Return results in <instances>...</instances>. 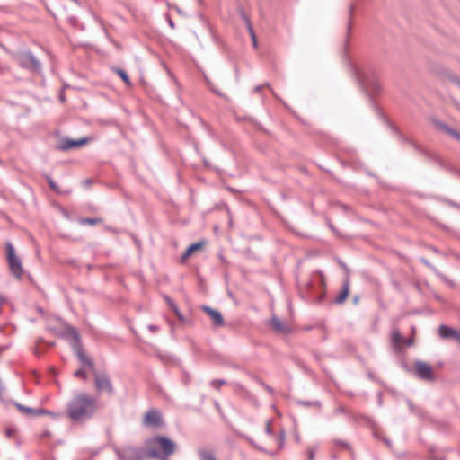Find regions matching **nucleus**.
<instances>
[{
  "mask_svg": "<svg viewBox=\"0 0 460 460\" xmlns=\"http://www.w3.org/2000/svg\"><path fill=\"white\" fill-rule=\"evenodd\" d=\"M147 328L151 332H156L159 331V327L155 324H149Z\"/></svg>",
  "mask_w": 460,
  "mask_h": 460,
  "instance_id": "nucleus-40",
  "label": "nucleus"
},
{
  "mask_svg": "<svg viewBox=\"0 0 460 460\" xmlns=\"http://www.w3.org/2000/svg\"><path fill=\"white\" fill-rule=\"evenodd\" d=\"M102 221L103 220L101 217H94V218H92V217H80L78 219V223L81 226H85V225L94 226V225L102 223Z\"/></svg>",
  "mask_w": 460,
  "mask_h": 460,
  "instance_id": "nucleus-22",
  "label": "nucleus"
},
{
  "mask_svg": "<svg viewBox=\"0 0 460 460\" xmlns=\"http://www.w3.org/2000/svg\"><path fill=\"white\" fill-rule=\"evenodd\" d=\"M449 204H450L451 206H453V207L459 208V205H457V204H456V203H454V202H451V201H450V202H449Z\"/></svg>",
  "mask_w": 460,
  "mask_h": 460,
  "instance_id": "nucleus-53",
  "label": "nucleus"
},
{
  "mask_svg": "<svg viewBox=\"0 0 460 460\" xmlns=\"http://www.w3.org/2000/svg\"><path fill=\"white\" fill-rule=\"evenodd\" d=\"M226 384L227 383L225 379H213L210 382V385L217 390H219L220 385H224Z\"/></svg>",
  "mask_w": 460,
  "mask_h": 460,
  "instance_id": "nucleus-31",
  "label": "nucleus"
},
{
  "mask_svg": "<svg viewBox=\"0 0 460 460\" xmlns=\"http://www.w3.org/2000/svg\"><path fill=\"white\" fill-rule=\"evenodd\" d=\"M68 22L73 26V27H75V28H80L81 30H84V25H81L77 20L76 17H74V16H70L68 17Z\"/></svg>",
  "mask_w": 460,
  "mask_h": 460,
  "instance_id": "nucleus-32",
  "label": "nucleus"
},
{
  "mask_svg": "<svg viewBox=\"0 0 460 460\" xmlns=\"http://www.w3.org/2000/svg\"><path fill=\"white\" fill-rule=\"evenodd\" d=\"M6 248V259L8 262L9 269L12 274L17 278L21 279L23 275V267L22 261L15 254V250L11 242H7L5 243Z\"/></svg>",
  "mask_w": 460,
  "mask_h": 460,
  "instance_id": "nucleus-4",
  "label": "nucleus"
},
{
  "mask_svg": "<svg viewBox=\"0 0 460 460\" xmlns=\"http://www.w3.org/2000/svg\"><path fill=\"white\" fill-rule=\"evenodd\" d=\"M316 450H317L316 447L308 448V450H307L308 460H314V455H315Z\"/></svg>",
  "mask_w": 460,
  "mask_h": 460,
  "instance_id": "nucleus-34",
  "label": "nucleus"
},
{
  "mask_svg": "<svg viewBox=\"0 0 460 460\" xmlns=\"http://www.w3.org/2000/svg\"><path fill=\"white\" fill-rule=\"evenodd\" d=\"M335 414L345 413V409L342 406H340L334 410Z\"/></svg>",
  "mask_w": 460,
  "mask_h": 460,
  "instance_id": "nucleus-42",
  "label": "nucleus"
},
{
  "mask_svg": "<svg viewBox=\"0 0 460 460\" xmlns=\"http://www.w3.org/2000/svg\"><path fill=\"white\" fill-rule=\"evenodd\" d=\"M438 334L442 339L454 340V338L456 337V331L447 325L442 324L438 328Z\"/></svg>",
  "mask_w": 460,
  "mask_h": 460,
  "instance_id": "nucleus-14",
  "label": "nucleus"
},
{
  "mask_svg": "<svg viewBox=\"0 0 460 460\" xmlns=\"http://www.w3.org/2000/svg\"><path fill=\"white\" fill-rule=\"evenodd\" d=\"M243 19H244L247 30L249 31V34H250V36H251V38L252 40V45H253L254 48H256L257 47V40H256V35H255V32L253 31L252 22H251L250 19L246 15H243Z\"/></svg>",
  "mask_w": 460,
  "mask_h": 460,
  "instance_id": "nucleus-21",
  "label": "nucleus"
},
{
  "mask_svg": "<svg viewBox=\"0 0 460 460\" xmlns=\"http://www.w3.org/2000/svg\"><path fill=\"white\" fill-rule=\"evenodd\" d=\"M416 376L422 380L431 381L434 379L433 370L429 364L421 360L414 363Z\"/></svg>",
  "mask_w": 460,
  "mask_h": 460,
  "instance_id": "nucleus-8",
  "label": "nucleus"
},
{
  "mask_svg": "<svg viewBox=\"0 0 460 460\" xmlns=\"http://www.w3.org/2000/svg\"><path fill=\"white\" fill-rule=\"evenodd\" d=\"M14 405L19 410V411L24 415H33V416H41L44 414H53L52 412L44 410V409H33L21 403L15 402Z\"/></svg>",
  "mask_w": 460,
  "mask_h": 460,
  "instance_id": "nucleus-12",
  "label": "nucleus"
},
{
  "mask_svg": "<svg viewBox=\"0 0 460 460\" xmlns=\"http://www.w3.org/2000/svg\"><path fill=\"white\" fill-rule=\"evenodd\" d=\"M296 403L298 405H303V406H305V407H316L318 409H320L322 407V403L319 401H303V400H299V401H296Z\"/></svg>",
  "mask_w": 460,
  "mask_h": 460,
  "instance_id": "nucleus-27",
  "label": "nucleus"
},
{
  "mask_svg": "<svg viewBox=\"0 0 460 460\" xmlns=\"http://www.w3.org/2000/svg\"><path fill=\"white\" fill-rule=\"evenodd\" d=\"M409 406H410V409H411V411H413V405H412V403H411V402H409Z\"/></svg>",
  "mask_w": 460,
  "mask_h": 460,
  "instance_id": "nucleus-58",
  "label": "nucleus"
},
{
  "mask_svg": "<svg viewBox=\"0 0 460 460\" xmlns=\"http://www.w3.org/2000/svg\"><path fill=\"white\" fill-rule=\"evenodd\" d=\"M271 326L278 332L287 333L289 332V327L276 316H273L271 319Z\"/></svg>",
  "mask_w": 460,
  "mask_h": 460,
  "instance_id": "nucleus-15",
  "label": "nucleus"
},
{
  "mask_svg": "<svg viewBox=\"0 0 460 460\" xmlns=\"http://www.w3.org/2000/svg\"><path fill=\"white\" fill-rule=\"evenodd\" d=\"M5 349H6V347H4V346L0 347V355L2 354V352H3Z\"/></svg>",
  "mask_w": 460,
  "mask_h": 460,
  "instance_id": "nucleus-55",
  "label": "nucleus"
},
{
  "mask_svg": "<svg viewBox=\"0 0 460 460\" xmlns=\"http://www.w3.org/2000/svg\"><path fill=\"white\" fill-rule=\"evenodd\" d=\"M144 424L150 427H161L163 425L162 415L157 410H149L144 417Z\"/></svg>",
  "mask_w": 460,
  "mask_h": 460,
  "instance_id": "nucleus-9",
  "label": "nucleus"
},
{
  "mask_svg": "<svg viewBox=\"0 0 460 460\" xmlns=\"http://www.w3.org/2000/svg\"><path fill=\"white\" fill-rule=\"evenodd\" d=\"M50 436V432L49 430H45L42 434H41V438H46V437H49Z\"/></svg>",
  "mask_w": 460,
  "mask_h": 460,
  "instance_id": "nucleus-46",
  "label": "nucleus"
},
{
  "mask_svg": "<svg viewBox=\"0 0 460 460\" xmlns=\"http://www.w3.org/2000/svg\"><path fill=\"white\" fill-rule=\"evenodd\" d=\"M115 72L116 74L122 79V81L128 84V85H130L131 84V82H130V79H129V76L128 75V74L126 73L125 70L123 69H120V68H116L115 69Z\"/></svg>",
  "mask_w": 460,
  "mask_h": 460,
  "instance_id": "nucleus-28",
  "label": "nucleus"
},
{
  "mask_svg": "<svg viewBox=\"0 0 460 460\" xmlns=\"http://www.w3.org/2000/svg\"><path fill=\"white\" fill-rule=\"evenodd\" d=\"M451 81L460 88V78L455 76L451 78Z\"/></svg>",
  "mask_w": 460,
  "mask_h": 460,
  "instance_id": "nucleus-43",
  "label": "nucleus"
},
{
  "mask_svg": "<svg viewBox=\"0 0 460 460\" xmlns=\"http://www.w3.org/2000/svg\"><path fill=\"white\" fill-rule=\"evenodd\" d=\"M351 69L363 89L373 93H379L381 91V85L378 82L376 73L372 67L352 65Z\"/></svg>",
  "mask_w": 460,
  "mask_h": 460,
  "instance_id": "nucleus-3",
  "label": "nucleus"
},
{
  "mask_svg": "<svg viewBox=\"0 0 460 460\" xmlns=\"http://www.w3.org/2000/svg\"><path fill=\"white\" fill-rule=\"evenodd\" d=\"M449 204H450L451 206H453V207L459 208V205H457V204H456V203H454V202H451V201H450V202H449Z\"/></svg>",
  "mask_w": 460,
  "mask_h": 460,
  "instance_id": "nucleus-54",
  "label": "nucleus"
},
{
  "mask_svg": "<svg viewBox=\"0 0 460 460\" xmlns=\"http://www.w3.org/2000/svg\"><path fill=\"white\" fill-rule=\"evenodd\" d=\"M66 332L71 336V338L75 341L77 346L80 345V335L78 331L75 327L68 326L66 328Z\"/></svg>",
  "mask_w": 460,
  "mask_h": 460,
  "instance_id": "nucleus-25",
  "label": "nucleus"
},
{
  "mask_svg": "<svg viewBox=\"0 0 460 460\" xmlns=\"http://www.w3.org/2000/svg\"><path fill=\"white\" fill-rule=\"evenodd\" d=\"M201 309L210 316V318L213 322V325L215 327L224 326L225 321H224V318L219 311L213 309L208 305H202Z\"/></svg>",
  "mask_w": 460,
  "mask_h": 460,
  "instance_id": "nucleus-11",
  "label": "nucleus"
},
{
  "mask_svg": "<svg viewBox=\"0 0 460 460\" xmlns=\"http://www.w3.org/2000/svg\"><path fill=\"white\" fill-rule=\"evenodd\" d=\"M19 63L23 68L36 73L41 72L42 66L40 62L31 51L22 53L19 57Z\"/></svg>",
  "mask_w": 460,
  "mask_h": 460,
  "instance_id": "nucleus-6",
  "label": "nucleus"
},
{
  "mask_svg": "<svg viewBox=\"0 0 460 460\" xmlns=\"http://www.w3.org/2000/svg\"><path fill=\"white\" fill-rule=\"evenodd\" d=\"M182 382L185 385H188L190 382V376L187 373H184V376L182 377Z\"/></svg>",
  "mask_w": 460,
  "mask_h": 460,
  "instance_id": "nucleus-38",
  "label": "nucleus"
},
{
  "mask_svg": "<svg viewBox=\"0 0 460 460\" xmlns=\"http://www.w3.org/2000/svg\"><path fill=\"white\" fill-rule=\"evenodd\" d=\"M358 296H356V297L354 298V304H357V303H358Z\"/></svg>",
  "mask_w": 460,
  "mask_h": 460,
  "instance_id": "nucleus-59",
  "label": "nucleus"
},
{
  "mask_svg": "<svg viewBox=\"0 0 460 460\" xmlns=\"http://www.w3.org/2000/svg\"><path fill=\"white\" fill-rule=\"evenodd\" d=\"M74 376L75 377H80L82 378L83 380L86 381L87 380V374L85 373V371L83 369V368H80V369H77L75 373H74Z\"/></svg>",
  "mask_w": 460,
  "mask_h": 460,
  "instance_id": "nucleus-33",
  "label": "nucleus"
},
{
  "mask_svg": "<svg viewBox=\"0 0 460 460\" xmlns=\"http://www.w3.org/2000/svg\"><path fill=\"white\" fill-rule=\"evenodd\" d=\"M329 226H330V228H331L333 232H336V230H335L334 226H333L332 224H330Z\"/></svg>",
  "mask_w": 460,
  "mask_h": 460,
  "instance_id": "nucleus-56",
  "label": "nucleus"
},
{
  "mask_svg": "<svg viewBox=\"0 0 460 460\" xmlns=\"http://www.w3.org/2000/svg\"><path fill=\"white\" fill-rule=\"evenodd\" d=\"M86 182H87V184H90L91 181L90 180H86Z\"/></svg>",
  "mask_w": 460,
  "mask_h": 460,
  "instance_id": "nucleus-62",
  "label": "nucleus"
},
{
  "mask_svg": "<svg viewBox=\"0 0 460 460\" xmlns=\"http://www.w3.org/2000/svg\"><path fill=\"white\" fill-rule=\"evenodd\" d=\"M457 108L460 110V105L459 104H456Z\"/></svg>",
  "mask_w": 460,
  "mask_h": 460,
  "instance_id": "nucleus-63",
  "label": "nucleus"
},
{
  "mask_svg": "<svg viewBox=\"0 0 460 460\" xmlns=\"http://www.w3.org/2000/svg\"><path fill=\"white\" fill-rule=\"evenodd\" d=\"M45 179L49 186V188L55 191L57 194H65V193H69V191H63L61 190V189L58 187V185L54 181V180L49 176V175H45Z\"/></svg>",
  "mask_w": 460,
  "mask_h": 460,
  "instance_id": "nucleus-20",
  "label": "nucleus"
},
{
  "mask_svg": "<svg viewBox=\"0 0 460 460\" xmlns=\"http://www.w3.org/2000/svg\"><path fill=\"white\" fill-rule=\"evenodd\" d=\"M88 142V137L79 139L63 138L57 144L56 149L59 151H67L70 149L79 148Z\"/></svg>",
  "mask_w": 460,
  "mask_h": 460,
  "instance_id": "nucleus-7",
  "label": "nucleus"
},
{
  "mask_svg": "<svg viewBox=\"0 0 460 460\" xmlns=\"http://www.w3.org/2000/svg\"><path fill=\"white\" fill-rule=\"evenodd\" d=\"M392 341L395 346H399L402 341V337L399 331H394L392 333Z\"/></svg>",
  "mask_w": 460,
  "mask_h": 460,
  "instance_id": "nucleus-29",
  "label": "nucleus"
},
{
  "mask_svg": "<svg viewBox=\"0 0 460 460\" xmlns=\"http://www.w3.org/2000/svg\"><path fill=\"white\" fill-rule=\"evenodd\" d=\"M14 433V429H11V428H8L6 430H5V435L7 438H11Z\"/></svg>",
  "mask_w": 460,
  "mask_h": 460,
  "instance_id": "nucleus-41",
  "label": "nucleus"
},
{
  "mask_svg": "<svg viewBox=\"0 0 460 460\" xmlns=\"http://www.w3.org/2000/svg\"><path fill=\"white\" fill-rule=\"evenodd\" d=\"M75 354H76V357L78 358V359L85 366L89 367L92 368V370L93 371L94 368V366H93V362L89 358H87L84 351L82 350L80 345L77 346L76 349H75Z\"/></svg>",
  "mask_w": 460,
  "mask_h": 460,
  "instance_id": "nucleus-17",
  "label": "nucleus"
},
{
  "mask_svg": "<svg viewBox=\"0 0 460 460\" xmlns=\"http://www.w3.org/2000/svg\"><path fill=\"white\" fill-rule=\"evenodd\" d=\"M285 438H286V433H285V430L282 429L278 436L279 449H282L284 447Z\"/></svg>",
  "mask_w": 460,
  "mask_h": 460,
  "instance_id": "nucleus-30",
  "label": "nucleus"
},
{
  "mask_svg": "<svg viewBox=\"0 0 460 460\" xmlns=\"http://www.w3.org/2000/svg\"><path fill=\"white\" fill-rule=\"evenodd\" d=\"M265 432L268 435H272L273 434V431H272V429H271V420H267V424H266V428H265Z\"/></svg>",
  "mask_w": 460,
  "mask_h": 460,
  "instance_id": "nucleus-36",
  "label": "nucleus"
},
{
  "mask_svg": "<svg viewBox=\"0 0 460 460\" xmlns=\"http://www.w3.org/2000/svg\"><path fill=\"white\" fill-rule=\"evenodd\" d=\"M60 100H61L62 102H64V101H65V96H64V95H61V96H60Z\"/></svg>",
  "mask_w": 460,
  "mask_h": 460,
  "instance_id": "nucleus-60",
  "label": "nucleus"
},
{
  "mask_svg": "<svg viewBox=\"0 0 460 460\" xmlns=\"http://www.w3.org/2000/svg\"><path fill=\"white\" fill-rule=\"evenodd\" d=\"M333 444L336 447H340L344 448V449H349L350 451L352 460L355 459V453L351 449L349 444L347 441L336 438V439H333Z\"/></svg>",
  "mask_w": 460,
  "mask_h": 460,
  "instance_id": "nucleus-24",
  "label": "nucleus"
},
{
  "mask_svg": "<svg viewBox=\"0 0 460 460\" xmlns=\"http://www.w3.org/2000/svg\"><path fill=\"white\" fill-rule=\"evenodd\" d=\"M438 127L446 134L451 136L453 138L460 141V133L454 128L447 126L446 123L439 122L438 123Z\"/></svg>",
  "mask_w": 460,
  "mask_h": 460,
  "instance_id": "nucleus-18",
  "label": "nucleus"
},
{
  "mask_svg": "<svg viewBox=\"0 0 460 460\" xmlns=\"http://www.w3.org/2000/svg\"><path fill=\"white\" fill-rule=\"evenodd\" d=\"M412 344H413V340H412V339H408V340L406 341V345H407V346H411Z\"/></svg>",
  "mask_w": 460,
  "mask_h": 460,
  "instance_id": "nucleus-47",
  "label": "nucleus"
},
{
  "mask_svg": "<svg viewBox=\"0 0 460 460\" xmlns=\"http://www.w3.org/2000/svg\"><path fill=\"white\" fill-rule=\"evenodd\" d=\"M169 23H170V26H171V27H173V26H174V23H173V22H172V20H170V21H169Z\"/></svg>",
  "mask_w": 460,
  "mask_h": 460,
  "instance_id": "nucleus-57",
  "label": "nucleus"
},
{
  "mask_svg": "<svg viewBox=\"0 0 460 460\" xmlns=\"http://www.w3.org/2000/svg\"><path fill=\"white\" fill-rule=\"evenodd\" d=\"M209 87H210V89H211V91H212V92H214V93H217V94H220V93L217 91V88H213V87H212V86H210V85H209Z\"/></svg>",
  "mask_w": 460,
  "mask_h": 460,
  "instance_id": "nucleus-50",
  "label": "nucleus"
},
{
  "mask_svg": "<svg viewBox=\"0 0 460 460\" xmlns=\"http://www.w3.org/2000/svg\"><path fill=\"white\" fill-rule=\"evenodd\" d=\"M349 293V280L346 279L342 284V288L341 292L337 295V296L334 298V303L337 305H341L344 303L346 298L348 297Z\"/></svg>",
  "mask_w": 460,
  "mask_h": 460,
  "instance_id": "nucleus-13",
  "label": "nucleus"
},
{
  "mask_svg": "<svg viewBox=\"0 0 460 460\" xmlns=\"http://www.w3.org/2000/svg\"><path fill=\"white\" fill-rule=\"evenodd\" d=\"M97 398L85 393L75 395L67 405V415L74 422H84L98 411Z\"/></svg>",
  "mask_w": 460,
  "mask_h": 460,
  "instance_id": "nucleus-1",
  "label": "nucleus"
},
{
  "mask_svg": "<svg viewBox=\"0 0 460 460\" xmlns=\"http://www.w3.org/2000/svg\"><path fill=\"white\" fill-rule=\"evenodd\" d=\"M420 261L422 263H424L426 266L429 267L432 270H434L435 272H437V270L429 262L428 260L424 259V258H421L420 259Z\"/></svg>",
  "mask_w": 460,
  "mask_h": 460,
  "instance_id": "nucleus-39",
  "label": "nucleus"
},
{
  "mask_svg": "<svg viewBox=\"0 0 460 460\" xmlns=\"http://www.w3.org/2000/svg\"><path fill=\"white\" fill-rule=\"evenodd\" d=\"M384 441L388 447H391V441L389 439L385 438Z\"/></svg>",
  "mask_w": 460,
  "mask_h": 460,
  "instance_id": "nucleus-52",
  "label": "nucleus"
},
{
  "mask_svg": "<svg viewBox=\"0 0 460 460\" xmlns=\"http://www.w3.org/2000/svg\"><path fill=\"white\" fill-rule=\"evenodd\" d=\"M201 245H202L201 243H194L190 244L187 248L185 252L182 254L181 259L185 260L188 257H190L195 251L199 250L201 247Z\"/></svg>",
  "mask_w": 460,
  "mask_h": 460,
  "instance_id": "nucleus-23",
  "label": "nucleus"
},
{
  "mask_svg": "<svg viewBox=\"0 0 460 460\" xmlns=\"http://www.w3.org/2000/svg\"><path fill=\"white\" fill-rule=\"evenodd\" d=\"M173 312L175 313V314L177 315L179 320H183V315L181 314L178 307H177V310H173Z\"/></svg>",
  "mask_w": 460,
  "mask_h": 460,
  "instance_id": "nucleus-45",
  "label": "nucleus"
},
{
  "mask_svg": "<svg viewBox=\"0 0 460 460\" xmlns=\"http://www.w3.org/2000/svg\"><path fill=\"white\" fill-rule=\"evenodd\" d=\"M120 460H142L140 450L133 446H128L118 454Z\"/></svg>",
  "mask_w": 460,
  "mask_h": 460,
  "instance_id": "nucleus-10",
  "label": "nucleus"
},
{
  "mask_svg": "<svg viewBox=\"0 0 460 460\" xmlns=\"http://www.w3.org/2000/svg\"><path fill=\"white\" fill-rule=\"evenodd\" d=\"M198 454L201 460H217V457L206 449H199Z\"/></svg>",
  "mask_w": 460,
  "mask_h": 460,
  "instance_id": "nucleus-26",
  "label": "nucleus"
},
{
  "mask_svg": "<svg viewBox=\"0 0 460 460\" xmlns=\"http://www.w3.org/2000/svg\"><path fill=\"white\" fill-rule=\"evenodd\" d=\"M75 354H76V357L78 358V359L85 366L89 367L92 368V370L93 371L94 368V366H93V362L89 358H87L84 351L82 350L80 345L77 346L76 349H75Z\"/></svg>",
  "mask_w": 460,
  "mask_h": 460,
  "instance_id": "nucleus-16",
  "label": "nucleus"
},
{
  "mask_svg": "<svg viewBox=\"0 0 460 460\" xmlns=\"http://www.w3.org/2000/svg\"><path fill=\"white\" fill-rule=\"evenodd\" d=\"M454 340H456L460 342V332L456 331V337L454 338Z\"/></svg>",
  "mask_w": 460,
  "mask_h": 460,
  "instance_id": "nucleus-49",
  "label": "nucleus"
},
{
  "mask_svg": "<svg viewBox=\"0 0 460 460\" xmlns=\"http://www.w3.org/2000/svg\"><path fill=\"white\" fill-rule=\"evenodd\" d=\"M229 385H231L233 387V389L240 395L243 396V397H248L249 396V392L247 391V389L243 385H241L240 383L238 382H231L229 383Z\"/></svg>",
  "mask_w": 460,
  "mask_h": 460,
  "instance_id": "nucleus-19",
  "label": "nucleus"
},
{
  "mask_svg": "<svg viewBox=\"0 0 460 460\" xmlns=\"http://www.w3.org/2000/svg\"><path fill=\"white\" fill-rule=\"evenodd\" d=\"M165 300L172 310H177V305L169 296H165Z\"/></svg>",
  "mask_w": 460,
  "mask_h": 460,
  "instance_id": "nucleus-35",
  "label": "nucleus"
},
{
  "mask_svg": "<svg viewBox=\"0 0 460 460\" xmlns=\"http://www.w3.org/2000/svg\"><path fill=\"white\" fill-rule=\"evenodd\" d=\"M146 456L158 460H168L176 451V443L164 436H155L146 440Z\"/></svg>",
  "mask_w": 460,
  "mask_h": 460,
  "instance_id": "nucleus-2",
  "label": "nucleus"
},
{
  "mask_svg": "<svg viewBox=\"0 0 460 460\" xmlns=\"http://www.w3.org/2000/svg\"><path fill=\"white\" fill-rule=\"evenodd\" d=\"M262 385L264 386V388H265L267 391H269V392H270V393L272 392V388H271L270 386H269V385H265V384H262Z\"/></svg>",
  "mask_w": 460,
  "mask_h": 460,
  "instance_id": "nucleus-48",
  "label": "nucleus"
},
{
  "mask_svg": "<svg viewBox=\"0 0 460 460\" xmlns=\"http://www.w3.org/2000/svg\"><path fill=\"white\" fill-rule=\"evenodd\" d=\"M209 87H210V89H211V91H212V92H214V93H217V94H220V93L217 91V88H213V87H212V86H210V85H209Z\"/></svg>",
  "mask_w": 460,
  "mask_h": 460,
  "instance_id": "nucleus-51",
  "label": "nucleus"
},
{
  "mask_svg": "<svg viewBox=\"0 0 460 460\" xmlns=\"http://www.w3.org/2000/svg\"><path fill=\"white\" fill-rule=\"evenodd\" d=\"M93 375L94 378L95 389L98 393H105L109 395H112L114 394L115 390L111 379L106 372H100L96 369H93Z\"/></svg>",
  "mask_w": 460,
  "mask_h": 460,
  "instance_id": "nucleus-5",
  "label": "nucleus"
},
{
  "mask_svg": "<svg viewBox=\"0 0 460 460\" xmlns=\"http://www.w3.org/2000/svg\"><path fill=\"white\" fill-rule=\"evenodd\" d=\"M6 302V298L0 294V314L2 313V306Z\"/></svg>",
  "mask_w": 460,
  "mask_h": 460,
  "instance_id": "nucleus-44",
  "label": "nucleus"
},
{
  "mask_svg": "<svg viewBox=\"0 0 460 460\" xmlns=\"http://www.w3.org/2000/svg\"><path fill=\"white\" fill-rule=\"evenodd\" d=\"M263 87H268V88L271 89V87H270V84L266 83V84H264L257 85V86L253 89V92H254V93H260Z\"/></svg>",
  "mask_w": 460,
  "mask_h": 460,
  "instance_id": "nucleus-37",
  "label": "nucleus"
},
{
  "mask_svg": "<svg viewBox=\"0 0 460 460\" xmlns=\"http://www.w3.org/2000/svg\"><path fill=\"white\" fill-rule=\"evenodd\" d=\"M349 29H350V22H349V24H348V30H349Z\"/></svg>",
  "mask_w": 460,
  "mask_h": 460,
  "instance_id": "nucleus-61",
  "label": "nucleus"
}]
</instances>
